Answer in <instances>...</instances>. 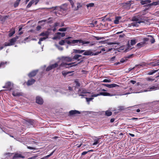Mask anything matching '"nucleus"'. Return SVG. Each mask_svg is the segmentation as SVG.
<instances>
[{
	"mask_svg": "<svg viewBox=\"0 0 159 159\" xmlns=\"http://www.w3.org/2000/svg\"><path fill=\"white\" fill-rule=\"evenodd\" d=\"M65 43L71 45H74L76 43H78L79 45H82L84 46H93L95 44L89 41H85L84 40H61L59 44L61 45H63Z\"/></svg>",
	"mask_w": 159,
	"mask_h": 159,
	"instance_id": "f257e3e1",
	"label": "nucleus"
},
{
	"mask_svg": "<svg viewBox=\"0 0 159 159\" xmlns=\"http://www.w3.org/2000/svg\"><path fill=\"white\" fill-rule=\"evenodd\" d=\"M84 52L83 54L84 55H97L101 53V51L97 52L95 53H93L92 51L90 50H80V52L81 53Z\"/></svg>",
	"mask_w": 159,
	"mask_h": 159,
	"instance_id": "f03ea898",
	"label": "nucleus"
},
{
	"mask_svg": "<svg viewBox=\"0 0 159 159\" xmlns=\"http://www.w3.org/2000/svg\"><path fill=\"white\" fill-rule=\"evenodd\" d=\"M50 30L48 29L47 31L42 32L39 35L40 36H43V37L41 38L39 40H45L48 38L49 35L51 33Z\"/></svg>",
	"mask_w": 159,
	"mask_h": 159,
	"instance_id": "7ed1b4c3",
	"label": "nucleus"
},
{
	"mask_svg": "<svg viewBox=\"0 0 159 159\" xmlns=\"http://www.w3.org/2000/svg\"><path fill=\"white\" fill-rule=\"evenodd\" d=\"M159 5V1H157L155 2H153L152 3L144 5L143 7L146 8L144 10V11H146L148 9L151 8L152 6H156Z\"/></svg>",
	"mask_w": 159,
	"mask_h": 159,
	"instance_id": "20e7f679",
	"label": "nucleus"
},
{
	"mask_svg": "<svg viewBox=\"0 0 159 159\" xmlns=\"http://www.w3.org/2000/svg\"><path fill=\"white\" fill-rule=\"evenodd\" d=\"M93 95L91 96L92 97H97L98 96L100 95H103L104 96H112L113 95H114L111 94H110V93H108L107 92H100L99 93L97 94H93V93H92Z\"/></svg>",
	"mask_w": 159,
	"mask_h": 159,
	"instance_id": "39448f33",
	"label": "nucleus"
},
{
	"mask_svg": "<svg viewBox=\"0 0 159 159\" xmlns=\"http://www.w3.org/2000/svg\"><path fill=\"white\" fill-rule=\"evenodd\" d=\"M75 63L72 62L70 63L67 64L65 62H62L60 65L61 66H64L66 68L71 67L73 66H75L77 65V64H75Z\"/></svg>",
	"mask_w": 159,
	"mask_h": 159,
	"instance_id": "423d86ee",
	"label": "nucleus"
},
{
	"mask_svg": "<svg viewBox=\"0 0 159 159\" xmlns=\"http://www.w3.org/2000/svg\"><path fill=\"white\" fill-rule=\"evenodd\" d=\"M16 40H10L9 42H6L4 44V46L0 45V50L3 48L4 47L7 46H10L14 45Z\"/></svg>",
	"mask_w": 159,
	"mask_h": 159,
	"instance_id": "0eeeda50",
	"label": "nucleus"
},
{
	"mask_svg": "<svg viewBox=\"0 0 159 159\" xmlns=\"http://www.w3.org/2000/svg\"><path fill=\"white\" fill-rule=\"evenodd\" d=\"M65 33L64 32L61 33L57 32L55 36L53 38V39H60L61 37H63L65 36Z\"/></svg>",
	"mask_w": 159,
	"mask_h": 159,
	"instance_id": "6e6552de",
	"label": "nucleus"
},
{
	"mask_svg": "<svg viewBox=\"0 0 159 159\" xmlns=\"http://www.w3.org/2000/svg\"><path fill=\"white\" fill-rule=\"evenodd\" d=\"M148 40H143V41L138 43L137 44V46L139 48L144 46L148 44Z\"/></svg>",
	"mask_w": 159,
	"mask_h": 159,
	"instance_id": "1a4fd4ad",
	"label": "nucleus"
},
{
	"mask_svg": "<svg viewBox=\"0 0 159 159\" xmlns=\"http://www.w3.org/2000/svg\"><path fill=\"white\" fill-rule=\"evenodd\" d=\"M80 113V111L76 110H72L69 112V114L70 116H76Z\"/></svg>",
	"mask_w": 159,
	"mask_h": 159,
	"instance_id": "9d476101",
	"label": "nucleus"
},
{
	"mask_svg": "<svg viewBox=\"0 0 159 159\" xmlns=\"http://www.w3.org/2000/svg\"><path fill=\"white\" fill-rule=\"evenodd\" d=\"M13 86V85L10 82H8L3 87V88H7L9 90H11V89L12 88Z\"/></svg>",
	"mask_w": 159,
	"mask_h": 159,
	"instance_id": "9b49d317",
	"label": "nucleus"
},
{
	"mask_svg": "<svg viewBox=\"0 0 159 159\" xmlns=\"http://www.w3.org/2000/svg\"><path fill=\"white\" fill-rule=\"evenodd\" d=\"M61 59L64 61L70 62L72 61V59L68 57H62Z\"/></svg>",
	"mask_w": 159,
	"mask_h": 159,
	"instance_id": "f8f14e48",
	"label": "nucleus"
},
{
	"mask_svg": "<svg viewBox=\"0 0 159 159\" xmlns=\"http://www.w3.org/2000/svg\"><path fill=\"white\" fill-rule=\"evenodd\" d=\"M103 85L109 88H112L113 87L119 86L118 85L115 84H103Z\"/></svg>",
	"mask_w": 159,
	"mask_h": 159,
	"instance_id": "ddd939ff",
	"label": "nucleus"
},
{
	"mask_svg": "<svg viewBox=\"0 0 159 159\" xmlns=\"http://www.w3.org/2000/svg\"><path fill=\"white\" fill-rule=\"evenodd\" d=\"M38 71V70L32 71L28 74V75L29 77L30 78L34 77L36 75Z\"/></svg>",
	"mask_w": 159,
	"mask_h": 159,
	"instance_id": "4468645a",
	"label": "nucleus"
},
{
	"mask_svg": "<svg viewBox=\"0 0 159 159\" xmlns=\"http://www.w3.org/2000/svg\"><path fill=\"white\" fill-rule=\"evenodd\" d=\"M36 102L39 104H42L43 103V100L42 98L39 97H37L36 98Z\"/></svg>",
	"mask_w": 159,
	"mask_h": 159,
	"instance_id": "2eb2a0df",
	"label": "nucleus"
},
{
	"mask_svg": "<svg viewBox=\"0 0 159 159\" xmlns=\"http://www.w3.org/2000/svg\"><path fill=\"white\" fill-rule=\"evenodd\" d=\"M131 2L132 1H129L123 3V7L125 8H126L127 7H130L131 4Z\"/></svg>",
	"mask_w": 159,
	"mask_h": 159,
	"instance_id": "dca6fc26",
	"label": "nucleus"
},
{
	"mask_svg": "<svg viewBox=\"0 0 159 159\" xmlns=\"http://www.w3.org/2000/svg\"><path fill=\"white\" fill-rule=\"evenodd\" d=\"M159 87V86H152L151 87H150V88H149L148 89V90H144L143 92H147V91H150L151 90H157L158 89H159L158 88Z\"/></svg>",
	"mask_w": 159,
	"mask_h": 159,
	"instance_id": "f3484780",
	"label": "nucleus"
},
{
	"mask_svg": "<svg viewBox=\"0 0 159 159\" xmlns=\"http://www.w3.org/2000/svg\"><path fill=\"white\" fill-rule=\"evenodd\" d=\"M148 65L151 66H155L159 65V60L152 62L148 64Z\"/></svg>",
	"mask_w": 159,
	"mask_h": 159,
	"instance_id": "a211bd4d",
	"label": "nucleus"
},
{
	"mask_svg": "<svg viewBox=\"0 0 159 159\" xmlns=\"http://www.w3.org/2000/svg\"><path fill=\"white\" fill-rule=\"evenodd\" d=\"M102 39L103 38L100 37H95L92 35H91L89 36V37L88 39H90V40H94L95 39H96V40H99Z\"/></svg>",
	"mask_w": 159,
	"mask_h": 159,
	"instance_id": "6ab92c4d",
	"label": "nucleus"
},
{
	"mask_svg": "<svg viewBox=\"0 0 159 159\" xmlns=\"http://www.w3.org/2000/svg\"><path fill=\"white\" fill-rule=\"evenodd\" d=\"M35 80L34 79H31L29 80L27 82V84L28 86H30L33 84L35 82Z\"/></svg>",
	"mask_w": 159,
	"mask_h": 159,
	"instance_id": "aec40b11",
	"label": "nucleus"
},
{
	"mask_svg": "<svg viewBox=\"0 0 159 159\" xmlns=\"http://www.w3.org/2000/svg\"><path fill=\"white\" fill-rule=\"evenodd\" d=\"M151 2V0H140V3L142 5H144L148 3H150Z\"/></svg>",
	"mask_w": 159,
	"mask_h": 159,
	"instance_id": "412c9836",
	"label": "nucleus"
},
{
	"mask_svg": "<svg viewBox=\"0 0 159 159\" xmlns=\"http://www.w3.org/2000/svg\"><path fill=\"white\" fill-rule=\"evenodd\" d=\"M66 10V9L62 8V6H61L60 8V10H58L57 11H54V12L55 13V14H56L57 16V14L60 15V12L62 10H63L65 11Z\"/></svg>",
	"mask_w": 159,
	"mask_h": 159,
	"instance_id": "4be33fe9",
	"label": "nucleus"
},
{
	"mask_svg": "<svg viewBox=\"0 0 159 159\" xmlns=\"http://www.w3.org/2000/svg\"><path fill=\"white\" fill-rule=\"evenodd\" d=\"M120 16H116L115 18V19L114 20V23L115 24H118L119 23V20L121 19Z\"/></svg>",
	"mask_w": 159,
	"mask_h": 159,
	"instance_id": "5701e85b",
	"label": "nucleus"
},
{
	"mask_svg": "<svg viewBox=\"0 0 159 159\" xmlns=\"http://www.w3.org/2000/svg\"><path fill=\"white\" fill-rule=\"evenodd\" d=\"M143 40H154V39L152 36L148 35L146 37L144 38Z\"/></svg>",
	"mask_w": 159,
	"mask_h": 159,
	"instance_id": "b1692460",
	"label": "nucleus"
},
{
	"mask_svg": "<svg viewBox=\"0 0 159 159\" xmlns=\"http://www.w3.org/2000/svg\"><path fill=\"white\" fill-rule=\"evenodd\" d=\"M12 94L14 96H19L22 95L21 93L17 91L13 92Z\"/></svg>",
	"mask_w": 159,
	"mask_h": 159,
	"instance_id": "393cba45",
	"label": "nucleus"
},
{
	"mask_svg": "<svg viewBox=\"0 0 159 159\" xmlns=\"http://www.w3.org/2000/svg\"><path fill=\"white\" fill-rule=\"evenodd\" d=\"M132 21L137 22L139 24H140L141 23L143 22V21L139 20L138 18L136 16H134L133 18Z\"/></svg>",
	"mask_w": 159,
	"mask_h": 159,
	"instance_id": "a878e982",
	"label": "nucleus"
},
{
	"mask_svg": "<svg viewBox=\"0 0 159 159\" xmlns=\"http://www.w3.org/2000/svg\"><path fill=\"white\" fill-rule=\"evenodd\" d=\"M81 57V55L76 54L74 56L73 59L75 60H77L78 61H80V59L79 58Z\"/></svg>",
	"mask_w": 159,
	"mask_h": 159,
	"instance_id": "bb28decb",
	"label": "nucleus"
},
{
	"mask_svg": "<svg viewBox=\"0 0 159 159\" xmlns=\"http://www.w3.org/2000/svg\"><path fill=\"white\" fill-rule=\"evenodd\" d=\"M143 65H144V64H139V65H136L133 68H129V71H130L131 70L134 69L135 67H139L142 66V67H143Z\"/></svg>",
	"mask_w": 159,
	"mask_h": 159,
	"instance_id": "cd10ccee",
	"label": "nucleus"
},
{
	"mask_svg": "<svg viewBox=\"0 0 159 159\" xmlns=\"http://www.w3.org/2000/svg\"><path fill=\"white\" fill-rule=\"evenodd\" d=\"M21 0H16V1L14 4V7H16L18 6Z\"/></svg>",
	"mask_w": 159,
	"mask_h": 159,
	"instance_id": "c85d7f7f",
	"label": "nucleus"
},
{
	"mask_svg": "<svg viewBox=\"0 0 159 159\" xmlns=\"http://www.w3.org/2000/svg\"><path fill=\"white\" fill-rule=\"evenodd\" d=\"M112 115V112L108 110L105 111V115L107 116H110Z\"/></svg>",
	"mask_w": 159,
	"mask_h": 159,
	"instance_id": "c756f323",
	"label": "nucleus"
},
{
	"mask_svg": "<svg viewBox=\"0 0 159 159\" xmlns=\"http://www.w3.org/2000/svg\"><path fill=\"white\" fill-rule=\"evenodd\" d=\"M51 66L52 67V69H53L58 66V65L57 63H55L54 64L51 65Z\"/></svg>",
	"mask_w": 159,
	"mask_h": 159,
	"instance_id": "7c9ffc66",
	"label": "nucleus"
},
{
	"mask_svg": "<svg viewBox=\"0 0 159 159\" xmlns=\"http://www.w3.org/2000/svg\"><path fill=\"white\" fill-rule=\"evenodd\" d=\"M158 70H152V71H150L149 72L148 74L149 75H152L154 73H155L156 72H157Z\"/></svg>",
	"mask_w": 159,
	"mask_h": 159,
	"instance_id": "2f4dec72",
	"label": "nucleus"
},
{
	"mask_svg": "<svg viewBox=\"0 0 159 159\" xmlns=\"http://www.w3.org/2000/svg\"><path fill=\"white\" fill-rule=\"evenodd\" d=\"M33 3L31 1L26 6V8H28L30 7L33 4Z\"/></svg>",
	"mask_w": 159,
	"mask_h": 159,
	"instance_id": "473e14b6",
	"label": "nucleus"
},
{
	"mask_svg": "<svg viewBox=\"0 0 159 159\" xmlns=\"http://www.w3.org/2000/svg\"><path fill=\"white\" fill-rule=\"evenodd\" d=\"M100 139V138H97V139L94 140V142L93 143V145H96L98 144L99 143L98 141Z\"/></svg>",
	"mask_w": 159,
	"mask_h": 159,
	"instance_id": "72a5a7b5",
	"label": "nucleus"
},
{
	"mask_svg": "<svg viewBox=\"0 0 159 159\" xmlns=\"http://www.w3.org/2000/svg\"><path fill=\"white\" fill-rule=\"evenodd\" d=\"M29 122L31 125H34V124H35V121L34 120H29Z\"/></svg>",
	"mask_w": 159,
	"mask_h": 159,
	"instance_id": "f704fd0d",
	"label": "nucleus"
},
{
	"mask_svg": "<svg viewBox=\"0 0 159 159\" xmlns=\"http://www.w3.org/2000/svg\"><path fill=\"white\" fill-rule=\"evenodd\" d=\"M21 156V154H16L13 157V159H14L15 158L17 157H20Z\"/></svg>",
	"mask_w": 159,
	"mask_h": 159,
	"instance_id": "c9c22d12",
	"label": "nucleus"
},
{
	"mask_svg": "<svg viewBox=\"0 0 159 159\" xmlns=\"http://www.w3.org/2000/svg\"><path fill=\"white\" fill-rule=\"evenodd\" d=\"M15 31L14 30L11 32L9 33L8 36L9 37H11L15 34Z\"/></svg>",
	"mask_w": 159,
	"mask_h": 159,
	"instance_id": "e433bc0d",
	"label": "nucleus"
},
{
	"mask_svg": "<svg viewBox=\"0 0 159 159\" xmlns=\"http://www.w3.org/2000/svg\"><path fill=\"white\" fill-rule=\"evenodd\" d=\"M60 25V24L59 22H56L54 23L53 27H57V26H59Z\"/></svg>",
	"mask_w": 159,
	"mask_h": 159,
	"instance_id": "4c0bfd02",
	"label": "nucleus"
},
{
	"mask_svg": "<svg viewBox=\"0 0 159 159\" xmlns=\"http://www.w3.org/2000/svg\"><path fill=\"white\" fill-rule=\"evenodd\" d=\"M139 24L138 22H136L132 23V25L134 26L138 27L139 26V25L138 24Z\"/></svg>",
	"mask_w": 159,
	"mask_h": 159,
	"instance_id": "58836bf2",
	"label": "nucleus"
},
{
	"mask_svg": "<svg viewBox=\"0 0 159 159\" xmlns=\"http://www.w3.org/2000/svg\"><path fill=\"white\" fill-rule=\"evenodd\" d=\"M67 29V28H60L58 30L60 31L64 32L66 31Z\"/></svg>",
	"mask_w": 159,
	"mask_h": 159,
	"instance_id": "ea45409f",
	"label": "nucleus"
},
{
	"mask_svg": "<svg viewBox=\"0 0 159 159\" xmlns=\"http://www.w3.org/2000/svg\"><path fill=\"white\" fill-rule=\"evenodd\" d=\"M94 4L93 3H91L87 5L86 6L87 7H93L94 6Z\"/></svg>",
	"mask_w": 159,
	"mask_h": 159,
	"instance_id": "a19ab883",
	"label": "nucleus"
},
{
	"mask_svg": "<svg viewBox=\"0 0 159 159\" xmlns=\"http://www.w3.org/2000/svg\"><path fill=\"white\" fill-rule=\"evenodd\" d=\"M52 69V67L50 65L47 67V68L46 69V71H48Z\"/></svg>",
	"mask_w": 159,
	"mask_h": 159,
	"instance_id": "79ce46f5",
	"label": "nucleus"
},
{
	"mask_svg": "<svg viewBox=\"0 0 159 159\" xmlns=\"http://www.w3.org/2000/svg\"><path fill=\"white\" fill-rule=\"evenodd\" d=\"M33 2V3H35V4L36 5L39 2V0H31Z\"/></svg>",
	"mask_w": 159,
	"mask_h": 159,
	"instance_id": "37998d69",
	"label": "nucleus"
},
{
	"mask_svg": "<svg viewBox=\"0 0 159 159\" xmlns=\"http://www.w3.org/2000/svg\"><path fill=\"white\" fill-rule=\"evenodd\" d=\"M74 52L75 53H81L80 52V50L74 49Z\"/></svg>",
	"mask_w": 159,
	"mask_h": 159,
	"instance_id": "c03bdc74",
	"label": "nucleus"
},
{
	"mask_svg": "<svg viewBox=\"0 0 159 159\" xmlns=\"http://www.w3.org/2000/svg\"><path fill=\"white\" fill-rule=\"evenodd\" d=\"M70 73V72H66L65 71H63L62 72V74L64 76H65L67 75L68 74Z\"/></svg>",
	"mask_w": 159,
	"mask_h": 159,
	"instance_id": "a18cd8bd",
	"label": "nucleus"
},
{
	"mask_svg": "<svg viewBox=\"0 0 159 159\" xmlns=\"http://www.w3.org/2000/svg\"><path fill=\"white\" fill-rule=\"evenodd\" d=\"M136 43L135 40H131L130 44L131 45H133Z\"/></svg>",
	"mask_w": 159,
	"mask_h": 159,
	"instance_id": "49530a36",
	"label": "nucleus"
},
{
	"mask_svg": "<svg viewBox=\"0 0 159 159\" xmlns=\"http://www.w3.org/2000/svg\"><path fill=\"white\" fill-rule=\"evenodd\" d=\"M102 82H104L109 83L111 82V80H107V79H104L103 81Z\"/></svg>",
	"mask_w": 159,
	"mask_h": 159,
	"instance_id": "de8ad7c7",
	"label": "nucleus"
},
{
	"mask_svg": "<svg viewBox=\"0 0 159 159\" xmlns=\"http://www.w3.org/2000/svg\"><path fill=\"white\" fill-rule=\"evenodd\" d=\"M93 98H86V100L87 101L89 102V101H91L93 99Z\"/></svg>",
	"mask_w": 159,
	"mask_h": 159,
	"instance_id": "09e8293b",
	"label": "nucleus"
},
{
	"mask_svg": "<svg viewBox=\"0 0 159 159\" xmlns=\"http://www.w3.org/2000/svg\"><path fill=\"white\" fill-rule=\"evenodd\" d=\"M56 46L59 50L61 51H62L63 50V48L62 47H60V46H59L57 45H56Z\"/></svg>",
	"mask_w": 159,
	"mask_h": 159,
	"instance_id": "8fccbe9b",
	"label": "nucleus"
},
{
	"mask_svg": "<svg viewBox=\"0 0 159 159\" xmlns=\"http://www.w3.org/2000/svg\"><path fill=\"white\" fill-rule=\"evenodd\" d=\"M54 152V151H53L50 154H49L47 156H46L45 157V158H47L48 157H49L50 156H52V154H53Z\"/></svg>",
	"mask_w": 159,
	"mask_h": 159,
	"instance_id": "3c124183",
	"label": "nucleus"
},
{
	"mask_svg": "<svg viewBox=\"0 0 159 159\" xmlns=\"http://www.w3.org/2000/svg\"><path fill=\"white\" fill-rule=\"evenodd\" d=\"M75 82L76 84V86L77 87H79L80 86V83L77 81H75Z\"/></svg>",
	"mask_w": 159,
	"mask_h": 159,
	"instance_id": "603ef678",
	"label": "nucleus"
},
{
	"mask_svg": "<svg viewBox=\"0 0 159 159\" xmlns=\"http://www.w3.org/2000/svg\"><path fill=\"white\" fill-rule=\"evenodd\" d=\"M127 60V59H126V58H125V59H122L120 60V62L123 63L126 61Z\"/></svg>",
	"mask_w": 159,
	"mask_h": 159,
	"instance_id": "864d4df0",
	"label": "nucleus"
},
{
	"mask_svg": "<svg viewBox=\"0 0 159 159\" xmlns=\"http://www.w3.org/2000/svg\"><path fill=\"white\" fill-rule=\"evenodd\" d=\"M133 54L129 55L128 56L126 57H125V58H126L127 59L128 58H130L131 57L133 56Z\"/></svg>",
	"mask_w": 159,
	"mask_h": 159,
	"instance_id": "5fc2aeb1",
	"label": "nucleus"
},
{
	"mask_svg": "<svg viewBox=\"0 0 159 159\" xmlns=\"http://www.w3.org/2000/svg\"><path fill=\"white\" fill-rule=\"evenodd\" d=\"M69 1H70V4L72 6V7H73L74 5V3L73 1L72 0H70Z\"/></svg>",
	"mask_w": 159,
	"mask_h": 159,
	"instance_id": "6e6d98bb",
	"label": "nucleus"
},
{
	"mask_svg": "<svg viewBox=\"0 0 159 159\" xmlns=\"http://www.w3.org/2000/svg\"><path fill=\"white\" fill-rule=\"evenodd\" d=\"M89 152V151H84V152H83L82 153H81V155H85V154H86L87 153H88V152Z\"/></svg>",
	"mask_w": 159,
	"mask_h": 159,
	"instance_id": "4d7b16f0",
	"label": "nucleus"
},
{
	"mask_svg": "<svg viewBox=\"0 0 159 159\" xmlns=\"http://www.w3.org/2000/svg\"><path fill=\"white\" fill-rule=\"evenodd\" d=\"M41 27L40 25H38L36 27V30L37 31L41 29Z\"/></svg>",
	"mask_w": 159,
	"mask_h": 159,
	"instance_id": "13d9d810",
	"label": "nucleus"
},
{
	"mask_svg": "<svg viewBox=\"0 0 159 159\" xmlns=\"http://www.w3.org/2000/svg\"><path fill=\"white\" fill-rule=\"evenodd\" d=\"M148 43H153L155 42V40H149L148 41Z\"/></svg>",
	"mask_w": 159,
	"mask_h": 159,
	"instance_id": "bf43d9fd",
	"label": "nucleus"
},
{
	"mask_svg": "<svg viewBox=\"0 0 159 159\" xmlns=\"http://www.w3.org/2000/svg\"><path fill=\"white\" fill-rule=\"evenodd\" d=\"M119 107V110H121L124 109V107L123 106H120Z\"/></svg>",
	"mask_w": 159,
	"mask_h": 159,
	"instance_id": "052dcab7",
	"label": "nucleus"
},
{
	"mask_svg": "<svg viewBox=\"0 0 159 159\" xmlns=\"http://www.w3.org/2000/svg\"><path fill=\"white\" fill-rule=\"evenodd\" d=\"M82 93H88L86 91V90L85 89H82Z\"/></svg>",
	"mask_w": 159,
	"mask_h": 159,
	"instance_id": "680f3d73",
	"label": "nucleus"
},
{
	"mask_svg": "<svg viewBox=\"0 0 159 159\" xmlns=\"http://www.w3.org/2000/svg\"><path fill=\"white\" fill-rule=\"evenodd\" d=\"M7 62H2L0 64V66H2L4 65L5 64H6Z\"/></svg>",
	"mask_w": 159,
	"mask_h": 159,
	"instance_id": "e2e57ef3",
	"label": "nucleus"
},
{
	"mask_svg": "<svg viewBox=\"0 0 159 159\" xmlns=\"http://www.w3.org/2000/svg\"><path fill=\"white\" fill-rule=\"evenodd\" d=\"M27 148L29 149H34L35 148L34 147H29V146H27Z\"/></svg>",
	"mask_w": 159,
	"mask_h": 159,
	"instance_id": "0e129e2a",
	"label": "nucleus"
},
{
	"mask_svg": "<svg viewBox=\"0 0 159 159\" xmlns=\"http://www.w3.org/2000/svg\"><path fill=\"white\" fill-rule=\"evenodd\" d=\"M130 82L133 84H134L136 83V81L134 80H131Z\"/></svg>",
	"mask_w": 159,
	"mask_h": 159,
	"instance_id": "69168bd1",
	"label": "nucleus"
},
{
	"mask_svg": "<svg viewBox=\"0 0 159 159\" xmlns=\"http://www.w3.org/2000/svg\"><path fill=\"white\" fill-rule=\"evenodd\" d=\"M127 46H128V48L129 49H131V48H130L131 47L130 45L129 41L128 42V43H127Z\"/></svg>",
	"mask_w": 159,
	"mask_h": 159,
	"instance_id": "338daca9",
	"label": "nucleus"
},
{
	"mask_svg": "<svg viewBox=\"0 0 159 159\" xmlns=\"http://www.w3.org/2000/svg\"><path fill=\"white\" fill-rule=\"evenodd\" d=\"M116 44V43H107V44L109 45H112V44Z\"/></svg>",
	"mask_w": 159,
	"mask_h": 159,
	"instance_id": "774afa93",
	"label": "nucleus"
}]
</instances>
